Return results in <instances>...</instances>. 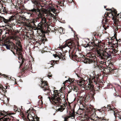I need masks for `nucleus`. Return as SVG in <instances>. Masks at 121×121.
Listing matches in <instances>:
<instances>
[{
	"label": "nucleus",
	"instance_id": "obj_44",
	"mask_svg": "<svg viewBox=\"0 0 121 121\" xmlns=\"http://www.w3.org/2000/svg\"><path fill=\"white\" fill-rule=\"evenodd\" d=\"M0 9H1L0 10V13L1 12H4V8H2L1 9L0 8Z\"/></svg>",
	"mask_w": 121,
	"mask_h": 121
},
{
	"label": "nucleus",
	"instance_id": "obj_8",
	"mask_svg": "<svg viewBox=\"0 0 121 121\" xmlns=\"http://www.w3.org/2000/svg\"><path fill=\"white\" fill-rule=\"evenodd\" d=\"M109 43L115 46L116 48L118 49V39L117 38L116 35L115 34L114 36L110 37V39L109 40Z\"/></svg>",
	"mask_w": 121,
	"mask_h": 121
},
{
	"label": "nucleus",
	"instance_id": "obj_2",
	"mask_svg": "<svg viewBox=\"0 0 121 121\" xmlns=\"http://www.w3.org/2000/svg\"><path fill=\"white\" fill-rule=\"evenodd\" d=\"M15 45L11 41H8L5 42L4 43H2V46H5L7 49L10 50L13 53H21L23 52L22 46L20 42L18 43H16Z\"/></svg>",
	"mask_w": 121,
	"mask_h": 121
},
{
	"label": "nucleus",
	"instance_id": "obj_43",
	"mask_svg": "<svg viewBox=\"0 0 121 121\" xmlns=\"http://www.w3.org/2000/svg\"><path fill=\"white\" fill-rule=\"evenodd\" d=\"M105 120L103 119H99V121H105Z\"/></svg>",
	"mask_w": 121,
	"mask_h": 121
},
{
	"label": "nucleus",
	"instance_id": "obj_31",
	"mask_svg": "<svg viewBox=\"0 0 121 121\" xmlns=\"http://www.w3.org/2000/svg\"><path fill=\"white\" fill-rule=\"evenodd\" d=\"M3 8L4 9V12H5V13H7L8 11L7 9L5 7H4Z\"/></svg>",
	"mask_w": 121,
	"mask_h": 121
},
{
	"label": "nucleus",
	"instance_id": "obj_17",
	"mask_svg": "<svg viewBox=\"0 0 121 121\" xmlns=\"http://www.w3.org/2000/svg\"><path fill=\"white\" fill-rule=\"evenodd\" d=\"M86 87L87 89H90L93 91L94 89V85L90 83H88V86H86Z\"/></svg>",
	"mask_w": 121,
	"mask_h": 121
},
{
	"label": "nucleus",
	"instance_id": "obj_48",
	"mask_svg": "<svg viewBox=\"0 0 121 121\" xmlns=\"http://www.w3.org/2000/svg\"><path fill=\"white\" fill-rule=\"evenodd\" d=\"M0 6L2 7L0 8L1 9L2 8H3L4 7H3V6L2 5V4H0Z\"/></svg>",
	"mask_w": 121,
	"mask_h": 121
},
{
	"label": "nucleus",
	"instance_id": "obj_6",
	"mask_svg": "<svg viewBox=\"0 0 121 121\" xmlns=\"http://www.w3.org/2000/svg\"><path fill=\"white\" fill-rule=\"evenodd\" d=\"M37 16L36 18H34L33 19L30 20H27L25 17H21V19L24 21L26 22H25V26L27 27H32L33 26H36L35 25V23L36 22L38 21V20L39 18H42V17H39Z\"/></svg>",
	"mask_w": 121,
	"mask_h": 121
},
{
	"label": "nucleus",
	"instance_id": "obj_26",
	"mask_svg": "<svg viewBox=\"0 0 121 121\" xmlns=\"http://www.w3.org/2000/svg\"><path fill=\"white\" fill-rule=\"evenodd\" d=\"M70 53H69V57H70V55L69 54ZM70 55H71L72 57H77V55L75 54V53H70Z\"/></svg>",
	"mask_w": 121,
	"mask_h": 121
},
{
	"label": "nucleus",
	"instance_id": "obj_33",
	"mask_svg": "<svg viewBox=\"0 0 121 121\" xmlns=\"http://www.w3.org/2000/svg\"><path fill=\"white\" fill-rule=\"evenodd\" d=\"M75 113L74 111H73V112L71 114V117H74L75 116Z\"/></svg>",
	"mask_w": 121,
	"mask_h": 121
},
{
	"label": "nucleus",
	"instance_id": "obj_47",
	"mask_svg": "<svg viewBox=\"0 0 121 121\" xmlns=\"http://www.w3.org/2000/svg\"><path fill=\"white\" fill-rule=\"evenodd\" d=\"M119 14H120V15H119V16H118V17H119L120 16V18H121V13L120 14V13Z\"/></svg>",
	"mask_w": 121,
	"mask_h": 121
},
{
	"label": "nucleus",
	"instance_id": "obj_22",
	"mask_svg": "<svg viewBox=\"0 0 121 121\" xmlns=\"http://www.w3.org/2000/svg\"><path fill=\"white\" fill-rule=\"evenodd\" d=\"M19 54L18 55L19 57H18V59L19 60H22V62L23 63L24 61L23 60V57L22 55V53H18Z\"/></svg>",
	"mask_w": 121,
	"mask_h": 121
},
{
	"label": "nucleus",
	"instance_id": "obj_38",
	"mask_svg": "<svg viewBox=\"0 0 121 121\" xmlns=\"http://www.w3.org/2000/svg\"><path fill=\"white\" fill-rule=\"evenodd\" d=\"M4 114L0 112V117L2 116H4Z\"/></svg>",
	"mask_w": 121,
	"mask_h": 121
},
{
	"label": "nucleus",
	"instance_id": "obj_39",
	"mask_svg": "<svg viewBox=\"0 0 121 121\" xmlns=\"http://www.w3.org/2000/svg\"><path fill=\"white\" fill-rule=\"evenodd\" d=\"M95 76H93L92 77H91L90 79H89V80H92L93 79H95Z\"/></svg>",
	"mask_w": 121,
	"mask_h": 121
},
{
	"label": "nucleus",
	"instance_id": "obj_56",
	"mask_svg": "<svg viewBox=\"0 0 121 121\" xmlns=\"http://www.w3.org/2000/svg\"><path fill=\"white\" fill-rule=\"evenodd\" d=\"M110 111H111V113H113V112H112V110H110Z\"/></svg>",
	"mask_w": 121,
	"mask_h": 121
},
{
	"label": "nucleus",
	"instance_id": "obj_61",
	"mask_svg": "<svg viewBox=\"0 0 121 121\" xmlns=\"http://www.w3.org/2000/svg\"><path fill=\"white\" fill-rule=\"evenodd\" d=\"M111 54H112V55H113H113H114V54H115V53H111Z\"/></svg>",
	"mask_w": 121,
	"mask_h": 121
},
{
	"label": "nucleus",
	"instance_id": "obj_54",
	"mask_svg": "<svg viewBox=\"0 0 121 121\" xmlns=\"http://www.w3.org/2000/svg\"><path fill=\"white\" fill-rule=\"evenodd\" d=\"M4 77H7V76L5 75H4Z\"/></svg>",
	"mask_w": 121,
	"mask_h": 121
},
{
	"label": "nucleus",
	"instance_id": "obj_62",
	"mask_svg": "<svg viewBox=\"0 0 121 121\" xmlns=\"http://www.w3.org/2000/svg\"><path fill=\"white\" fill-rule=\"evenodd\" d=\"M106 6H104V8H106Z\"/></svg>",
	"mask_w": 121,
	"mask_h": 121
},
{
	"label": "nucleus",
	"instance_id": "obj_4",
	"mask_svg": "<svg viewBox=\"0 0 121 121\" xmlns=\"http://www.w3.org/2000/svg\"><path fill=\"white\" fill-rule=\"evenodd\" d=\"M93 42H90L91 47H93L91 48L92 51L93 52H97V53H104V51L103 49L102 48L101 49L99 47V45L102 44L101 41L97 38H95V40L94 39L93 37Z\"/></svg>",
	"mask_w": 121,
	"mask_h": 121
},
{
	"label": "nucleus",
	"instance_id": "obj_50",
	"mask_svg": "<svg viewBox=\"0 0 121 121\" xmlns=\"http://www.w3.org/2000/svg\"><path fill=\"white\" fill-rule=\"evenodd\" d=\"M90 119L91 120H93V121H94V119H92V118H90Z\"/></svg>",
	"mask_w": 121,
	"mask_h": 121
},
{
	"label": "nucleus",
	"instance_id": "obj_53",
	"mask_svg": "<svg viewBox=\"0 0 121 121\" xmlns=\"http://www.w3.org/2000/svg\"><path fill=\"white\" fill-rule=\"evenodd\" d=\"M49 64H51V65H52V62H50V63H49Z\"/></svg>",
	"mask_w": 121,
	"mask_h": 121
},
{
	"label": "nucleus",
	"instance_id": "obj_32",
	"mask_svg": "<svg viewBox=\"0 0 121 121\" xmlns=\"http://www.w3.org/2000/svg\"><path fill=\"white\" fill-rule=\"evenodd\" d=\"M108 69L109 70V71L111 72H113L114 70V69H112L110 67L108 68Z\"/></svg>",
	"mask_w": 121,
	"mask_h": 121
},
{
	"label": "nucleus",
	"instance_id": "obj_12",
	"mask_svg": "<svg viewBox=\"0 0 121 121\" xmlns=\"http://www.w3.org/2000/svg\"><path fill=\"white\" fill-rule=\"evenodd\" d=\"M36 26H33L32 27H30V28H32L33 27H36V29L37 30H39L42 33H44V29L43 26V25H42V24L41 23H39L38 24L37 26L36 27V25L35 24Z\"/></svg>",
	"mask_w": 121,
	"mask_h": 121
},
{
	"label": "nucleus",
	"instance_id": "obj_15",
	"mask_svg": "<svg viewBox=\"0 0 121 121\" xmlns=\"http://www.w3.org/2000/svg\"><path fill=\"white\" fill-rule=\"evenodd\" d=\"M69 88L70 89V91H69L68 92L69 93L71 92L72 90H73L74 91L77 92L78 90V88L77 87L73 85L71 86H69Z\"/></svg>",
	"mask_w": 121,
	"mask_h": 121
},
{
	"label": "nucleus",
	"instance_id": "obj_13",
	"mask_svg": "<svg viewBox=\"0 0 121 121\" xmlns=\"http://www.w3.org/2000/svg\"><path fill=\"white\" fill-rule=\"evenodd\" d=\"M105 53H98L99 55L101 58L102 59H104L109 58L111 59L112 58L111 56V54L110 53H106L107 55L105 54Z\"/></svg>",
	"mask_w": 121,
	"mask_h": 121
},
{
	"label": "nucleus",
	"instance_id": "obj_7",
	"mask_svg": "<svg viewBox=\"0 0 121 121\" xmlns=\"http://www.w3.org/2000/svg\"><path fill=\"white\" fill-rule=\"evenodd\" d=\"M15 19V16H12L9 17L8 18L6 19L3 17H1L0 19V22H4L5 24V26H8L10 27L11 24L10 23L12 22Z\"/></svg>",
	"mask_w": 121,
	"mask_h": 121
},
{
	"label": "nucleus",
	"instance_id": "obj_60",
	"mask_svg": "<svg viewBox=\"0 0 121 121\" xmlns=\"http://www.w3.org/2000/svg\"><path fill=\"white\" fill-rule=\"evenodd\" d=\"M48 98H49V100H50V98L49 97H48Z\"/></svg>",
	"mask_w": 121,
	"mask_h": 121
},
{
	"label": "nucleus",
	"instance_id": "obj_40",
	"mask_svg": "<svg viewBox=\"0 0 121 121\" xmlns=\"http://www.w3.org/2000/svg\"><path fill=\"white\" fill-rule=\"evenodd\" d=\"M64 2H65V0H63L62 1H61L60 2V4H63V5H64Z\"/></svg>",
	"mask_w": 121,
	"mask_h": 121
},
{
	"label": "nucleus",
	"instance_id": "obj_19",
	"mask_svg": "<svg viewBox=\"0 0 121 121\" xmlns=\"http://www.w3.org/2000/svg\"><path fill=\"white\" fill-rule=\"evenodd\" d=\"M29 116H31V115L30 114H28V115H27V118L29 120H30V121H39L38 119L37 118H35V119L36 120H35V117H32V119H31V120L30 121L28 117Z\"/></svg>",
	"mask_w": 121,
	"mask_h": 121
},
{
	"label": "nucleus",
	"instance_id": "obj_1",
	"mask_svg": "<svg viewBox=\"0 0 121 121\" xmlns=\"http://www.w3.org/2000/svg\"><path fill=\"white\" fill-rule=\"evenodd\" d=\"M31 1L34 4V7L33 9L29 10L28 14H30V16L31 17L36 15L39 17H42L43 14L41 11L42 10L43 6L41 5L40 3L42 0H31Z\"/></svg>",
	"mask_w": 121,
	"mask_h": 121
},
{
	"label": "nucleus",
	"instance_id": "obj_36",
	"mask_svg": "<svg viewBox=\"0 0 121 121\" xmlns=\"http://www.w3.org/2000/svg\"><path fill=\"white\" fill-rule=\"evenodd\" d=\"M41 39V41H42V43H44L45 42V39H43V38L42 37Z\"/></svg>",
	"mask_w": 121,
	"mask_h": 121
},
{
	"label": "nucleus",
	"instance_id": "obj_29",
	"mask_svg": "<svg viewBox=\"0 0 121 121\" xmlns=\"http://www.w3.org/2000/svg\"><path fill=\"white\" fill-rule=\"evenodd\" d=\"M85 82V81L84 80H81L80 81H79V83H82V84H81V86H82V85H83V86H84V82Z\"/></svg>",
	"mask_w": 121,
	"mask_h": 121
},
{
	"label": "nucleus",
	"instance_id": "obj_35",
	"mask_svg": "<svg viewBox=\"0 0 121 121\" xmlns=\"http://www.w3.org/2000/svg\"><path fill=\"white\" fill-rule=\"evenodd\" d=\"M16 9H17V10H19V11L20 10V11H21V8L20 7H18V8H16ZM18 13H20V12H18Z\"/></svg>",
	"mask_w": 121,
	"mask_h": 121
},
{
	"label": "nucleus",
	"instance_id": "obj_16",
	"mask_svg": "<svg viewBox=\"0 0 121 121\" xmlns=\"http://www.w3.org/2000/svg\"><path fill=\"white\" fill-rule=\"evenodd\" d=\"M58 54L59 55L56 54H53V55L55 57H57L59 59H60L61 58L63 59L64 53H60V54Z\"/></svg>",
	"mask_w": 121,
	"mask_h": 121
},
{
	"label": "nucleus",
	"instance_id": "obj_52",
	"mask_svg": "<svg viewBox=\"0 0 121 121\" xmlns=\"http://www.w3.org/2000/svg\"><path fill=\"white\" fill-rule=\"evenodd\" d=\"M118 42L119 41V42H120L121 41V40L120 39H119L118 40Z\"/></svg>",
	"mask_w": 121,
	"mask_h": 121
},
{
	"label": "nucleus",
	"instance_id": "obj_58",
	"mask_svg": "<svg viewBox=\"0 0 121 121\" xmlns=\"http://www.w3.org/2000/svg\"><path fill=\"white\" fill-rule=\"evenodd\" d=\"M69 81V80H67L66 81V82H68Z\"/></svg>",
	"mask_w": 121,
	"mask_h": 121
},
{
	"label": "nucleus",
	"instance_id": "obj_23",
	"mask_svg": "<svg viewBox=\"0 0 121 121\" xmlns=\"http://www.w3.org/2000/svg\"><path fill=\"white\" fill-rule=\"evenodd\" d=\"M3 32V30L0 29V43L1 42V41H2V39H4V38L3 37V36H2V37H1V35L2 33Z\"/></svg>",
	"mask_w": 121,
	"mask_h": 121
},
{
	"label": "nucleus",
	"instance_id": "obj_59",
	"mask_svg": "<svg viewBox=\"0 0 121 121\" xmlns=\"http://www.w3.org/2000/svg\"><path fill=\"white\" fill-rule=\"evenodd\" d=\"M97 36H99V34H98V35H97Z\"/></svg>",
	"mask_w": 121,
	"mask_h": 121
},
{
	"label": "nucleus",
	"instance_id": "obj_28",
	"mask_svg": "<svg viewBox=\"0 0 121 121\" xmlns=\"http://www.w3.org/2000/svg\"><path fill=\"white\" fill-rule=\"evenodd\" d=\"M64 30L63 28L61 27H60V29H59V31L60 33H63V30Z\"/></svg>",
	"mask_w": 121,
	"mask_h": 121
},
{
	"label": "nucleus",
	"instance_id": "obj_18",
	"mask_svg": "<svg viewBox=\"0 0 121 121\" xmlns=\"http://www.w3.org/2000/svg\"><path fill=\"white\" fill-rule=\"evenodd\" d=\"M47 18L49 20L52 19V18H54V15L52 13H50L47 15Z\"/></svg>",
	"mask_w": 121,
	"mask_h": 121
},
{
	"label": "nucleus",
	"instance_id": "obj_5",
	"mask_svg": "<svg viewBox=\"0 0 121 121\" xmlns=\"http://www.w3.org/2000/svg\"><path fill=\"white\" fill-rule=\"evenodd\" d=\"M107 10H110L109 12L105 14L104 16L105 18V22H108V20H109V18L111 17H110L113 16V17H118L119 16L120 14H117V12L116 10L114 9L113 8L111 9L107 8L106 9Z\"/></svg>",
	"mask_w": 121,
	"mask_h": 121
},
{
	"label": "nucleus",
	"instance_id": "obj_37",
	"mask_svg": "<svg viewBox=\"0 0 121 121\" xmlns=\"http://www.w3.org/2000/svg\"><path fill=\"white\" fill-rule=\"evenodd\" d=\"M121 26H120L117 25L116 26V29H117V30L120 28Z\"/></svg>",
	"mask_w": 121,
	"mask_h": 121
},
{
	"label": "nucleus",
	"instance_id": "obj_21",
	"mask_svg": "<svg viewBox=\"0 0 121 121\" xmlns=\"http://www.w3.org/2000/svg\"><path fill=\"white\" fill-rule=\"evenodd\" d=\"M116 109L114 108L113 110H112V111L113 112V114L114 115L115 118L117 117L118 119H119L120 117H116V116L117 115V112Z\"/></svg>",
	"mask_w": 121,
	"mask_h": 121
},
{
	"label": "nucleus",
	"instance_id": "obj_51",
	"mask_svg": "<svg viewBox=\"0 0 121 121\" xmlns=\"http://www.w3.org/2000/svg\"><path fill=\"white\" fill-rule=\"evenodd\" d=\"M18 7L17 5H16L15 6V8L16 9V8H18Z\"/></svg>",
	"mask_w": 121,
	"mask_h": 121
},
{
	"label": "nucleus",
	"instance_id": "obj_27",
	"mask_svg": "<svg viewBox=\"0 0 121 121\" xmlns=\"http://www.w3.org/2000/svg\"><path fill=\"white\" fill-rule=\"evenodd\" d=\"M107 107L108 109L110 110H113L114 109V108H111V107L109 105H107Z\"/></svg>",
	"mask_w": 121,
	"mask_h": 121
},
{
	"label": "nucleus",
	"instance_id": "obj_34",
	"mask_svg": "<svg viewBox=\"0 0 121 121\" xmlns=\"http://www.w3.org/2000/svg\"><path fill=\"white\" fill-rule=\"evenodd\" d=\"M51 11L52 12H53L54 13H55V12H56V11L55 10V9L54 8H52L51 9Z\"/></svg>",
	"mask_w": 121,
	"mask_h": 121
},
{
	"label": "nucleus",
	"instance_id": "obj_57",
	"mask_svg": "<svg viewBox=\"0 0 121 121\" xmlns=\"http://www.w3.org/2000/svg\"><path fill=\"white\" fill-rule=\"evenodd\" d=\"M113 95H114V96H116V93H114Z\"/></svg>",
	"mask_w": 121,
	"mask_h": 121
},
{
	"label": "nucleus",
	"instance_id": "obj_24",
	"mask_svg": "<svg viewBox=\"0 0 121 121\" xmlns=\"http://www.w3.org/2000/svg\"><path fill=\"white\" fill-rule=\"evenodd\" d=\"M89 83L92 84V83H95V84H96V80L95 79H93L91 80H89Z\"/></svg>",
	"mask_w": 121,
	"mask_h": 121
},
{
	"label": "nucleus",
	"instance_id": "obj_64",
	"mask_svg": "<svg viewBox=\"0 0 121 121\" xmlns=\"http://www.w3.org/2000/svg\"><path fill=\"white\" fill-rule=\"evenodd\" d=\"M16 54V53H13L14 54V55H15V54Z\"/></svg>",
	"mask_w": 121,
	"mask_h": 121
},
{
	"label": "nucleus",
	"instance_id": "obj_46",
	"mask_svg": "<svg viewBox=\"0 0 121 121\" xmlns=\"http://www.w3.org/2000/svg\"><path fill=\"white\" fill-rule=\"evenodd\" d=\"M3 113H5V114H6V115H4V116H6V115H7V113H7L6 112H5V111H3Z\"/></svg>",
	"mask_w": 121,
	"mask_h": 121
},
{
	"label": "nucleus",
	"instance_id": "obj_45",
	"mask_svg": "<svg viewBox=\"0 0 121 121\" xmlns=\"http://www.w3.org/2000/svg\"><path fill=\"white\" fill-rule=\"evenodd\" d=\"M65 89V87H61L60 89V90H64Z\"/></svg>",
	"mask_w": 121,
	"mask_h": 121
},
{
	"label": "nucleus",
	"instance_id": "obj_9",
	"mask_svg": "<svg viewBox=\"0 0 121 121\" xmlns=\"http://www.w3.org/2000/svg\"><path fill=\"white\" fill-rule=\"evenodd\" d=\"M52 102V103L54 105H59L61 104L60 99V98L57 95H54L51 99Z\"/></svg>",
	"mask_w": 121,
	"mask_h": 121
},
{
	"label": "nucleus",
	"instance_id": "obj_42",
	"mask_svg": "<svg viewBox=\"0 0 121 121\" xmlns=\"http://www.w3.org/2000/svg\"><path fill=\"white\" fill-rule=\"evenodd\" d=\"M96 115V113L94 112H93V113L91 115V116L92 117H95Z\"/></svg>",
	"mask_w": 121,
	"mask_h": 121
},
{
	"label": "nucleus",
	"instance_id": "obj_14",
	"mask_svg": "<svg viewBox=\"0 0 121 121\" xmlns=\"http://www.w3.org/2000/svg\"><path fill=\"white\" fill-rule=\"evenodd\" d=\"M40 23L42 24V25L44 26L46 25H48V22L45 17L41 18V21Z\"/></svg>",
	"mask_w": 121,
	"mask_h": 121
},
{
	"label": "nucleus",
	"instance_id": "obj_25",
	"mask_svg": "<svg viewBox=\"0 0 121 121\" xmlns=\"http://www.w3.org/2000/svg\"><path fill=\"white\" fill-rule=\"evenodd\" d=\"M82 44L83 45V46L85 48H86L88 47L89 46H90V48L91 47V45L90 42H89V43H88L86 45L85 44Z\"/></svg>",
	"mask_w": 121,
	"mask_h": 121
},
{
	"label": "nucleus",
	"instance_id": "obj_49",
	"mask_svg": "<svg viewBox=\"0 0 121 121\" xmlns=\"http://www.w3.org/2000/svg\"><path fill=\"white\" fill-rule=\"evenodd\" d=\"M48 75V77H52V76L51 75Z\"/></svg>",
	"mask_w": 121,
	"mask_h": 121
},
{
	"label": "nucleus",
	"instance_id": "obj_20",
	"mask_svg": "<svg viewBox=\"0 0 121 121\" xmlns=\"http://www.w3.org/2000/svg\"><path fill=\"white\" fill-rule=\"evenodd\" d=\"M60 107L58 109V111L62 112L65 109V105H60Z\"/></svg>",
	"mask_w": 121,
	"mask_h": 121
},
{
	"label": "nucleus",
	"instance_id": "obj_41",
	"mask_svg": "<svg viewBox=\"0 0 121 121\" xmlns=\"http://www.w3.org/2000/svg\"><path fill=\"white\" fill-rule=\"evenodd\" d=\"M93 34L94 35V36L95 37V36H97L98 35V34L97 33L95 32L94 33H93Z\"/></svg>",
	"mask_w": 121,
	"mask_h": 121
},
{
	"label": "nucleus",
	"instance_id": "obj_63",
	"mask_svg": "<svg viewBox=\"0 0 121 121\" xmlns=\"http://www.w3.org/2000/svg\"><path fill=\"white\" fill-rule=\"evenodd\" d=\"M88 53H92V52H89Z\"/></svg>",
	"mask_w": 121,
	"mask_h": 121
},
{
	"label": "nucleus",
	"instance_id": "obj_11",
	"mask_svg": "<svg viewBox=\"0 0 121 121\" xmlns=\"http://www.w3.org/2000/svg\"><path fill=\"white\" fill-rule=\"evenodd\" d=\"M39 85L41 88L43 89V90L44 91L48 90V86L46 83L44 82V81H43L41 80L40 82Z\"/></svg>",
	"mask_w": 121,
	"mask_h": 121
},
{
	"label": "nucleus",
	"instance_id": "obj_55",
	"mask_svg": "<svg viewBox=\"0 0 121 121\" xmlns=\"http://www.w3.org/2000/svg\"><path fill=\"white\" fill-rule=\"evenodd\" d=\"M7 88V87H5V88H4V89H6Z\"/></svg>",
	"mask_w": 121,
	"mask_h": 121
},
{
	"label": "nucleus",
	"instance_id": "obj_10",
	"mask_svg": "<svg viewBox=\"0 0 121 121\" xmlns=\"http://www.w3.org/2000/svg\"><path fill=\"white\" fill-rule=\"evenodd\" d=\"M86 55L87 56H89L90 58H93L95 60H94L92 59H90L89 61V63H92L94 65V68H95L96 67H97V63L96 60L95 59V57L94 56V55L91 54V53H86Z\"/></svg>",
	"mask_w": 121,
	"mask_h": 121
},
{
	"label": "nucleus",
	"instance_id": "obj_3",
	"mask_svg": "<svg viewBox=\"0 0 121 121\" xmlns=\"http://www.w3.org/2000/svg\"><path fill=\"white\" fill-rule=\"evenodd\" d=\"M78 38L77 37L76 41L75 40H68L66 41L65 42V43H64V44L62 46V48H65L67 47L69 48L67 50H65L63 52V53H66L68 51L69 53L70 49H73V50L75 49L76 45L78 46H79V45L78 41Z\"/></svg>",
	"mask_w": 121,
	"mask_h": 121
},
{
	"label": "nucleus",
	"instance_id": "obj_30",
	"mask_svg": "<svg viewBox=\"0 0 121 121\" xmlns=\"http://www.w3.org/2000/svg\"><path fill=\"white\" fill-rule=\"evenodd\" d=\"M3 121H9L10 119L9 118H4L3 119Z\"/></svg>",
	"mask_w": 121,
	"mask_h": 121
}]
</instances>
